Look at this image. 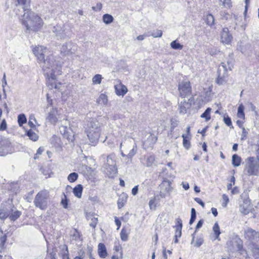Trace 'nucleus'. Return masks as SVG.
Here are the masks:
<instances>
[{
  "label": "nucleus",
  "instance_id": "f257e3e1",
  "mask_svg": "<svg viewBox=\"0 0 259 259\" xmlns=\"http://www.w3.org/2000/svg\"><path fill=\"white\" fill-rule=\"evenodd\" d=\"M33 53L37 57L40 63H42V69L45 75L55 79L57 75L61 74V64L56 61L53 56H48L45 59V55L47 52L46 48L43 46L35 47L33 50Z\"/></svg>",
  "mask_w": 259,
  "mask_h": 259
},
{
  "label": "nucleus",
  "instance_id": "f03ea898",
  "mask_svg": "<svg viewBox=\"0 0 259 259\" xmlns=\"http://www.w3.org/2000/svg\"><path fill=\"white\" fill-rule=\"evenodd\" d=\"M30 3L29 6L27 9L22 8V5H20L18 2L16 6L18 7V10L16 11V15H21L19 12L20 9L22 10V12H24L23 15V19H22V24L26 28V30L37 31L42 26V20L40 17L36 15L34 13L30 12Z\"/></svg>",
  "mask_w": 259,
  "mask_h": 259
},
{
  "label": "nucleus",
  "instance_id": "7ed1b4c3",
  "mask_svg": "<svg viewBox=\"0 0 259 259\" xmlns=\"http://www.w3.org/2000/svg\"><path fill=\"white\" fill-rule=\"evenodd\" d=\"M244 164L243 172L248 176H257L259 175V160L254 157L246 158L243 163Z\"/></svg>",
  "mask_w": 259,
  "mask_h": 259
},
{
  "label": "nucleus",
  "instance_id": "20e7f679",
  "mask_svg": "<svg viewBox=\"0 0 259 259\" xmlns=\"http://www.w3.org/2000/svg\"><path fill=\"white\" fill-rule=\"evenodd\" d=\"M116 158L114 153L107 156V161L104 164V167L106 169L105 172L109 177H113L117 172Z\"/></svg>",
  "mask_w": 259,
  "mask_h": 259
},
{
  "label": "nucleus",
  "instance_id": "39448f33",
  "mask_svg": "<svg viewBox=\"0 0 259 259\" xmlns=\"http://www.w3.org/2000/svg\"><path fill=\"white\" fill-rule=\"evenodd\" d=\"M49 198V192L47 190L39 191L35 196L34 204L35 207L41 210H45L47 207V200Z\"/></svg>",
  "mask_w": 259,
  "mask_h": 259
},
{
  "label": "nucleus",
  "instance_id": "423d86ee",
  "mask_svg": "<svg viewBox=\"0 0 259 259\" xmlns=\"http://www.w3.org/2000/svg\"><path fill=\"white\" fill-rule=\"evenodd\" d=\"M227 65L225 63H222L219 66L218 69V78L216 82L219 84H222L226 81V78L228 76L227 70L228 68L229 70H231L233 67L232 64L227 62Z\"/></svg>",
  "mask_w": 259,
  "mask_h": 259
},
{
  "label": "nucleus",
  "instance_id": "0eeeda50",
  "mask_svg": "<svg viewBox=\"0 0 259 259\" xmlns=\"http://www.w3.org/2000/svg\"><path fill=\"white\" fill-rule=\"evenodd\" d=\"M227 244L230 250L239 251L240 253L242 255L244 253L247 254V251L242 248L243 242L240 238H235L229 241Z\"/></svg>",
  "mask_w": 259,
  "mask_h": 259
},
{
  "label": "nucleus",
  "instance_id": "6e6552de",
  "mask_svg": "<svg viewBox=\"0 0 259 259\" xmlns=\"http://www.w3.org/2000/svg\"><path fill=\"white\" fill-rule=\"evenodd\" d=\"M178 90L181 97L185 98L190 96L192 93L190 82L188 80L182 81L179 84Z\"/></svg>",
  "mask_w": 259,
  "mask_h": 259
},
{
  "label": "nucleus",
  "instance_id": "1a4fd4ad",
  "mask_svg": "<svg viewBox=\"0 0 259 259\" xmlns=\"http://www.w3.org/2000/svg\"><path fill=\"white\" fill-rule=\"evenodd\" d=\"M133 147H136V153L137 152V146L135 143L133 142V140L128 138L122 141L120 145V151L121 153L122 152L124 153H128L131 149H133Z\"/></svg>",
  "mask_w": 259,
  "mask_h": 259
},
{
  "label": "nucleus",
  "instance_id": "9d476101",
  "mask_svg": "<svg viewBox=\"0 0 259 259\" xmlns=\"http://www.w3.org/2000/svg\"><path fill=\"white\" fill-rule=\"evenodd\" d=\"M52 31L55 33L56 37L59 39H64L67 37L68 31L64 24L57 25L53 27Z\"/></svg>",
  "mask_w": 259,
  "mask_h": 259
},
{
  "label": "nucleus",
  "instance_id": "9b49d317",
  "mask_svg": "<svg viewBox=\"0 0 259 259\" xmlns=\"http://www.w3.org/2000/svg\"><path fill=\"white\" fill-rule=\"evenodd\" d=\"M76 50V45L71 41L64 44L61 48V53L65 55L72 54Z\"/></svg>",
  "mask_w": 259,
  "mask_h": 259
},
{
  "label": "nucleus",
  "instance_id": "f8f14e48",
  "mask_svg": "<svg viewBox=\"0 0 259 259\" xmlns=\"http://www.w3.org/2000/svg\"><path fill=\"white\" fill-rule=\"evenodd\" d=\"M244 237L252 243L259 242V232H256L252 229L248 228L245 230Z\"/></svg>",
  "mask_w": 259,
  "mask_h": 259
},
{
  "label": "nucleus",
  "instance_id": "ddd939ff",
  "mask_svg": "<svg viewBox=\"0 0 259 259\" xmlns=\"http://www.w3.org/2000/svg\"><path fill=\"white\" fill-rule=\"evenodd\" d=\"M233 39L232 35L230 33L229 29L224 28L221 32V41L224 44L229 45Z\"/></svg>",
  "mask_w": 259,
  "mask_h": 259
},
{
  "label": "nucleus",
  "instance_id": "4468645a",
  "mask_svg": "<svg viewBox=\"0 0 259 259\" xmlns=\"http://www.w3.org/2000/svg\"><path fill=\"white\" fill-rule=\"evenodd\" d=\"M136 154V147H133L127 154L121 152V156L123 158V163L126 166H128L133 163V157Z\"/></svg>",
  "mask_w": 259,
  "mask_h": 259
},
{
  "label": "nucleus",
  "instance_id": "2eb2a0df",
  "mask_svg": "<svg viewBox=\"0 0 259 259\" xmlns=\"http://www.w3.org/2000/svg\"><path fill=\"white\" fill-rule=\"evenodd\" d=\"M157 137L153 134H150L147 139L143 142V147L147 150L152 149L153 145L156 143Z\"/></svg>",
  "mask_w": 259,
  "mask_h": 259
},
{
  "label": "nucleus",
  "instance_id": "dca6fc26",
  "mask_svg": "<svg viewBox=\"0 0 259 259\" xmlns=\"http://www.w3.org/2000/svg\"><path fill=\"white\" fill-rule=\"evenodd\" d=\"M59 114L57 108H52L48 114L47 119L53 124L58 121Z\"/></svg>",
  "mask_w": 259,
  "mask_h": 259
},
{
  "label": "nucleus",
  "instance_id": "f3484780",
  "mask_svg": "<svg viewBox=\"0 0 259 259\" xmlns=\"http://www.w3.org/2000/svg\"><path fill=\"white\" fill-rule=\"evenodd\" d=\"M245 256L246 258H250V256H252L254 259H257L259 258V247L257 245L252 244L250 247V251L247 254L243 255Z\"/></svg>",
  "mask_w": 259,
  "mask_h": 259
},
{
  "label": "nucleus",
  "instance_id": "a211bd4d",
  "mask_svg": "<svg viewBox=\"0 0 259 259\" xmlns=\"http://www.w3.org/2000/svg\"><path fill=\"white\" fill-rule=\"evenodd\" d=\"M87 136L90 142L93 145H96L100 136L101 131L87 132Z\"/></svg>",
  "mask_w": 259,
  "mask_h": 259
},
{
  "label": "nucleus",
  "instance_id": "6ab92c4d",
  "mask_svg": "<svg viewBox=\"0 0 259 259\" xmlns=\"http://www.w3.org/2000/svg\"><path fill=\"white\" fill-rule=\"evenodd\" d=\"M100 123L96 119H93L89 122L87 132L101 131Z\"/></svg>",
  "mask_w": 259,
  "mask_h": 259
},
{
  "label": "nucleus",
  "instance_id": "aec40b11",
  "mask_svg": "<svg viewBox=\"0 0 259 259\" xmlns=\"http://www.w3.org/2000/svg\"><path fill=\"white\" fill-rule=\"evenodd\" d=\"M250 200L248 198L244 199L242 203L239 205V210L244 214H247L249 212Z\"/></svg>",
  "mask_w": 259,
  "mask_h": 259
},
{
  "label": "nucleus",
  "instance_id": "412c9836",
  "mask_svg": "<svg viewBox=\"0 0 259 259\" xmlns=\"http://www.w3.org/2000/svg\"><path fill=\"white\" fill-rule=\"evenodd\" d=\"M1 209L6 213L7 215L15 209L14 205L13 204L12 201H9L3 204Z\"/></svg>",
  "mask_w": 259,
  "mask_h": 259
},
{
  "label": "nucleus",
  "instance_id": "4be33fe9",
  "mask_svg": "<svg viewBox=\"0 0 259 259\" xmlns=\"http://www.w3.org/2000/svg\"><path fill=\"white\" fill-rule=\"evenodd\" d=\"M191 107V104L189 102L187 101L186 99H184L183 101L181 102L179 105V112L180 114H185L187 112V110L190 108Z\"/></svg>",
  "mask_w": 259,
  "mask_h": 259
},
{
  "label": "nucleus",
  "instance_id": "5701e85b",
  "mask_svg": "<svg viewBox=\"0 0 259 259\" xmlns=\"http://www.w3.org/2000/svg\"><path fill=\"white\" fill-rule=\"evenodd\" d=\"M47 77L48 79L47 83L48 84V86L50 87L51 89H52L53 88H55L56 89H59L60 86L61 85L60 83H56L55 80H56L57 76L58 75H57L56 76L55 79H52L51 77L48 76L47 75Z\"/></svg>",
  "mask_w": 259,
  "mask_h": 259
},
{
  "label": "nucleus",
  "instance_id": "b1692460",
  "mask_svg": "<svg viewBox=\"0 0 259 259\" xmlns=\"http://www.w3.org/2000/svg\"><path fill=\"white\" fill-rule=\"evenodd\" d=\"M98 252L99 256L101 258H105L107 256V249L103 243H100L98 244Z\"/></svg>",
  "mask_w": 259,
  "mask_h": 259
},
{
  "label": "nucleus",
  "instance_id": "393cba45",
  "mask_svg": "<svg viewBox=\"0 0 259 259\" xmlns=\"http://www.w3.org/2000/svg\"><path fill=\"white\" fill-rule=\"evenodd\" d=\"M115 92L118 96H124L127 92V88L124 85H115Z\"/></svg>",
  "mask_w": 259,
  "mask_h": 259
},
{
  "label": "nucleus",
  "instance_id": "a878e982",
  "mask_svg": "<svg viewBox=\"0 0 259 259\" xmlns=\"http://www.w3.org/2000/svg\"><path fill=\"white\" fill-rule=\"evenodd\" d=\"M82 186L81 184H78L73 189V194L76 197L80 198L82 195Z\"/></svg>",
  "mask_w": 259,
  "mask_h": 259
},
{
  "label": "nucleus",
  "instance_id": "bb28decb",
  "mask_svg": "<svg viewBox=\"0 0 259 259\" xmlns=\"http://www.w3.org/2000/svg\"><path fill=\"white\" fill-rule=\"evenodd\" d=\"M241 158L237 154H234L232 157V163L234 167L239 166L241 162Z\"/></svg>",
  "mask_w": 259,
  "mask_h": 259
},
{
  "label": "nucleus",
  "instance_id": "cd10ccee",
  "mask_svg": "<svg viewBox=\"0 0 259 259\" xmlns=\"http://www.w3.org/2000/svg\"><path fill=\"white\" fill-rule=\"evenodd\" d=\"M127 196L125 194H122L119 196L117 201V205L118 208L122 207L125 203L126 202Z\"/></svg>",
  "mask_w": 259,
  "mask_h": 259
},
{
  "label": "nucleus",
  "instance_id": "c85d7f7f",
  "mask_svg": "<svg viewBox=\"0 0 259 259\" xmlns=\"http://www.w3.org/2000/svg\"><path fill=\"white\" fill-rule=\"evenodd\" d=\"M21 214V212L18 211L15 208L14 210L12 211V212L9 215V218L11 221H15L17 219H18Z\"/></svg>",
  "mask_w": 259,
  "mask_h": 259
},
{
  "label": "nucleus",
  "instance_id": "c756f323",
  "mask_svg": "<svg viewBox=\"0 0 259 259\" xmlns=\"http://www.w3.org/2000/svg\"><path fill=\"white\" fill-rule=\"evenodd\" d=\"M182 137L183 138V144L184 147L187 150L189 149L191 147V143L189 140L190 137L189 136H186L185 134H183Z\"/></svg>",
  "mask_w": 259,
  "mask_h": 259
},
{
  "label": "nucleus",
  "instance_id": "7c9ffc66",
  "mask_svg": "<svg viewBox=\"0 0 259 259\" xmlns=\"http://www.w3.org/2000/svg\"><path fill=\"white\" fill-rule=\"evenodd\" d=\"M26 135L29 138L30 140L33 141H36L38 139V135L31 129L27 131Z\"/></svg>",
  "mask_w": 259,
  "mask_h": 259
},
{
  "label": "nucleus",
  "instance_id": "2f4dec72",
  "mask_svg": "<svg viewBox=\"0 0 259 259\" xmlns=\"http://www.w3.org/2000/svg\"><path fill=\"white\" fill-rule=\"evenodd\" d=\"M113 17L112 15L106 14L103 16V21L106 24H109L113 22Z\"/></svg>",
  "mask_w": 259,
  "mask_h": 259
},
{
  "label": "nucleus",
  "instance_id": "473e14b6",
  "mask_svg": "<svg viewBox=\"0 0 259 259\" xmlns=\"http://www.w3.org/2000/svg\"><path fill=\"white\" fill-rule=\"evenodd\" d=\"M211 109L209 107L207 108L205 111L201 115L200 117L201 118H204L205 119L206 121H208L210 119V113L211 112Z\"/></svg>",
  "mask_w": 259,
  "mask_h": 259
},
{
  "label": "nucleus",
  "instance_id": "72a5a7b5",
  "mask_svg": "<svg viewBox=\"0 0 259 259\" xmlns=\"http://www.w3.org/2000/svg\"><path fill=\"white\" fill-rule=\"evenodd\" d=\"M244 107L242 104H240L238 108L237 116L240 118H244L245 114L244 112Z\"/></svg>",
  "mask_w": 259,
  "mask_h": 259
},
{
  "label": "nucleus",
  "instance_id": "f704fd0d",
  "mask_svg": "<svg viewBox=\"0 0 259 259\" xmlns=\"http://www.w3.org/2000/svg\"><path fill=\"white\" fill-rule=\"evenodd\" d=\"M170 47L174 50H181L183 48V46L178 42L177 40L172 41L170 43Z\"/></svg>",
  "mask_w": 259,
  "mask_h": 259
},
{
  "label": "nucleus",
  "instance_id": "c9c22d12",
  "mask_svg": "<svg viewBox=\"0 0 259 259\" xmlns=\"http://www.w3.org/2000/svg\"><path fill=\"white\" fill-rule=\"evenodd\" d=\"M212 230H213V232L215 236V239H218L219 237V236L221 234V232H220V229L219 225L217 222H216L214 224Z\"/></svg>",
  "mask_w": 259,
  "mask_h": 259
},
{
  "label": "nucleus",
  "instance_id": "e433bc0d",
  "mask_svg": "<svg viewBox=\"0 0 259 259\" xmlns=\"http://www.w3.org/2000/svg\"><path fill=\"white\" fill-rule=\"evenodd\" d=\"M27 121V119L26 116L24 114L22 113L18 115V122L19 126H21L22 125L26 123Z\"/></svg>",
  "mask_w": 259,
  "mask_h": 259
},
{
  "label": "nucleus",
  "instance_id": "4c0bfd02",
  "mask_svg": "<svg viewBox=\"0 0 259 259\" xmlns=\"http://www.w3.org/2000/svg\"><path fill=\"white\" fill-rule=\"evenodd\" d=\"M205 22L206 24L211 26L214 23V18L213 15L211 14H209L206 16Z\"/></svg>",
  "mask_w": 259,
  "mask_h": 259
},
{
  "label": "nucleus",
  "instance_id": "58836bf2",
  "mask_svg": "<svg viewBox=\"0 0 259 259\" xmlns=\"http://www.w3.org/2000/svg\"><path fill=\"white\" fill-rule=\"evenodd\" d=\"M7 142L2 141L0 142V155L3 156L8 152L6 151L7 147L4 146Z\"/></svg>",
  "mask_w": 259,
  "mask_h": 259
},
{
  "label": "nucleus",
  "instance_id": "ea45409f",
  "mask_svg": "<svg viewBox=\"0 0 259 259\" xmlns=\"http://www.w3.org/2000/svg\"><path fill=\"white\" fill-rule=\"evenodd\" d=\"M120 235L122 241H126L128 240V234L124 228L121 229Z\"/></svg>",
  "mask_w": 259,
  "mask_h": 259
},
{
  "label": "nucleus",
  "instance_id": "a19ab883",
  "mask_svg": "<svg viewBox=\"0 0 259 259\" xmlns=\"http://www.w3.org/2000/svg\"><path fill=\"white\" fill-rule=\"evenodd\" d=\"M78 177V174L76 172H73L70 173L68 175V176L67 177V179L70 182L72 183V182H75L77 179Z\"/></svg>",
  "mask_w": 259,
  "mask_h": 259
},
{
  "label": "nucleus",
  "instance_id": "79ce46f5",
  "mask_svg": "<svg viewBox=\"0 0 259 259\" xmlns=\"http://www.w3.org/2000/svg\"><path fill=\"white\" fill-rule=\"evenodd\" d=\"M154 161V156L153 155H150L147 158L145 164L147 167H150L153 165Z\"/></svg>",
  "mask_w": 259,
  "mask_h": 259
},
{
  "label": "nucleus",
  "instance_id": "37998d69",
  "mask_svg": "<svg viewBox=\"0 0 259 259\" xmlns=\"http://www.w3.org/2000/svg\"><path fill=\"white\" fill-rule=\"evenodd\" d=\"M102 79V77L101 75L96 74L92 78L93 83L94 84H100Z\"/></svg>",
  "mask_w": 259,
  "mask_h": 259
},
{
  "label": "nucleus",
  "instance_id": "c03bdc74",
  "mask_svg": "<svg viewBox=\"0 0 259 259\" xmlns=\"http://www.w3.org/2000/svg\"><path fill=\"white\" fill-rule=\"evenodd\" d=\"M17 2L22 5V8L27 9L29 6L30 0H17Z\"/></svg>",
  "mask_w": 259,
  "mask_h": 259
},
{
  "label": "nucleus",
  "instance_id": "a18cd8bd",
  "mask_svg": "<svg viewBox=\"0 0 259 259\" xmlns=\"http://www.w3.org/2000/svg\"><path fill=\"white\" fill-rule=\"evenodd\" d=\"M223 121L227 126L230 128H233L231 118L228 115L224 117Z\"/></svg>",
  "mask_w": 259,
  "mask_h": 259
},
{
  "label": "nucleus",
  "instance_id": "49530a36",
  "mask_svg": "<svg viewBox=\"0 0 259 259\" xmlns=\"http://www.w3.org/2000/svg\"><path fill=\"white\" fill-rule=\"evenodd\" d=\"M224 7L226 8H230L232 7V3L231 0H220Z\"/></svg>",
  "mask_w": 259,
  "mask_h": 259
},
{
  "label": "nucleus",
  "instance_id": "de8ad7c7",
  "mask_svg": "<svg viewBox=\"0 0 259 259\" xmlns=\"http://www.w3.org/2000/svg\"><path fill=\"white\" fill-rule=\"evenodd\" d=\"M156 198L154 197L151 199L149 202V205L150 209L155 210L156 207V204H155Z\"/></svg>",
  "mask_w": 259,
  "mask_h": 259
},
{
  "label": "nucleus",
  "instance_id": "09e8293b",
  "mask_svg": "<svg viewBox=\"0 0 259 259\" xmlns=\"http://www.w3.org/2000/svg\"><path fill=\"white\" fill-rule=\"evenodd\" d=\"M7 235L6 234L2 235L0 237V246L3 248L7 240Z\"/></svg>",
  "mask_w": 259,
  "mask_h": 259
},
{
  "label": "nucleus",
  "instance_id": "8fccbe9b",
  "mask_svg": "<svg viewBox=\"0 0 259 259\" xmlns=\"http://www.w3.org/2000/svg\"><path fill=\"white\" fill-rule=\"evenodd\" d=\"M170 122H171L170 130H171V131L172 132L174 130V129L178 125L179 121L176 119L172 118L170 120Z\"/></svg>",
  "mask_w": 259,
  "mask_h": 259
},
{
  "label": "nucleus",
  "instance_id": "3c124183",
  "mask_svg": "<svg viewBox=\"0 0 259 259\" xmlns=\"http://www.w3.org/2000/svg\"><path fill=\"white\" fill-rule=\"evenodd\" d=\"M64 198H62L61 201V204L62 205L64 208H67L68 207V200L66 196L64 193Z\"/></svg>",
  "mask_w": 259,
  "mask_h": 259
},
{
  "label": "nucleus",
  "instance_id": "603ef678",
  "mask_svg": "<svg viewBox=\"0 0 259 259\" xmlns=\"http://www.w3.org/2000/svg\"><path fill=\"white\" fill-rule=\"evenodd\" d=\"M162 35V31L161 30H156L151 34L153 37H160Z\"/></svg>",
  "mask_w": 259,
  "mask_h": 259
},
{
  "label": "nucleus",
  "instance_id": "864d4df0",
  "mask_svg": "<svg viewBox=\"0 0 259 259\" xmlns=\"http://www.w3.org/2000/svg\"><path fill=\"white\" fill-rule=\"evenodd\" d=\"M32 120H34L35 122H36V120L35 119L34 116L33 115H31L29 117V120L28 122V124L30 127L35 128V126L34 124L33 123Z\"/></svg>",
  "mask_w": 259,
  "mask_h": 259
},
{
  "label": "nucleus",
  "instance_id": "5fc2aeb1",
  "mask_svg": "<svg viewBox=\"0 0 259 259\" xmlns=\"http://www.w3.org/2000/svg\"><path fill=\"white\" fill-rule=\"evenodd\" d=\"M176 221L177 223V225L175 226L176 228L182 229L183 227V224L181 219L180 218H177L176 220Z\"/></svg>",
  "mask_w": 259,
  "mask_h": 259
},
{
  "label": "nucleus",
  "instance_id": "6e6d98bb",
  "mask_svg": "<svg viewBox=\"0 0 259 259\" xmlns=\"http://www.w3.org/2000/svg\"><path fill=\"white\" fill-rule=\"evenodd\" d=\"M92 222L90 224V226L95 228L97 225L98 222V218L95 217H93L91 219Z\"/></svg>",
  "mask_w": 259,
  "mask_h": 259
},
{
  "label": "nucleus",
  "instance_id": "4d7b16f0",
  "mask_svg": "<svg viewBox=\"0 0 259 259\" xmlns=\"http://www.w3.org/2000/svg\"><path fill=\"white\" fill-rule=\"evenodd\" d=\"M220 15L222 20H227L229 18V14L227 12L222 11L221 12Z\"/></svg>",
  "mask_w": 259,
  "mask_h": 259
},
{
  "label": "nucleus",
  "instance_id": "13d9d810",
  "mask_svg": "<svg viewBox=\"0 0 259 259\" xmlns=\"http://www.w3.org/2000/svg\"><path fill=\"white\" fill-rule=\"evenodd\" d=\"M203 242V239L202 238H199L197 239L196 243L194 244V246L197 247H200Z\"/></svg>",
  "mask_w": 259,
  "mask_h": 259
},
{
  "label": "nucleus",
  "instance_id": "bf43d9fd",
  "mask_svg": "<svg viewBox=\"0 0 259 259\" xmlns=\"http://www.w3.org/2000/svg\"><path fill=\"white\" fill-rule=\"evenodd\" d=\"M203 223H204V221H203V219H201V220H199L198 221V222L197 223V224L196 225V228H195V231L194 233L196 232V231L198 229H200V228L202 227Z\"/></svg>",
  "mask_w": 259,
  "mask_h": 259
},
{
  "label": "nucleus",
  "instance_id": "052dcab7",
  "mask_svg": "<svg viewBox=\"0 0 259 259\" xmlns=\"http://www.w3.org/2000/svg\"><path fill=\"white\" fill-rule=\"evenodd\" d=\"M7 128V123L5 119H4L0 124V130L4 131Z\"/></svg>",
  "mask_w": 259,
  "mask_h": 259
},
{
  "label": "nucleus",
  "instance_id": "680f3d73",
  "mask_svg": "<svg viewBox=\"0 0 259 259\" xmlns=\"http://www.w3.org/2000/svg\"><path fill=\"white\" fill-rule=\"evenodd\" d=\"M222 197L223 200L225 201V202L223 203V206H226L229 202V198L226 194H223Z\"/></svg>",
  "mask_w": 259,
  "mask_h": 259
},
{
  "label": "nucleus",
  "instance_id": "e2e57ef3",
  "mask_svg": "<svg viewBox=\"0 0 259 259\" xmlns=\"http://www.w3.org/2000/svg\"><path fill=\"white\" fill-rule=\"evenodd\" d=\"M182 235V229L176 228L175 238H180Z\"/></svg>",
  "mask_w": 259,
  "mask_h": 259
},
{
  "label": "nucleus",
  "instance_id": "0e129e2a",
  "mask_svg": "<svg viewBox=\"0 0 259 259\" xmlns=\"http://www.w3.org/2000/svg\"><path fill=\"white\" fill-rule=\"evenodd\" d=\"M7 214L5 213V212L2 209H0V219H5L8 217L9 215H7Z\"/></svg>",
  "mask_w": 259,
  "mask_h": 259
},
{
  "label": "nucleus",
  "instance_id": "69168bd1",
  "mask_svg": "<svg viewBox=\"0 0 259 259\" xmlns=\"http://www.w3.org/2000/svg\"><path fill=\"white\" fill-rule=\"evenodd\" d=\"M62 259H69L68 248L66 246V251L62 255Z\"/></svg>",
  "mask_w": 259,
  "mask_h": 259
},
{
  "label": "nucleus",
  "instance_id": "338daca9",
  "mask_svg": "<svg viewBox=\"0 0 259 259\" xmlns=\"http://www.w3.org/2000/svg\"><path fill=\"white\" fill-rule=\"evenodd\" d=\"M194 200L197 202L198 203V204H199L203 208L205 206V204L202 201V200L200 199L199 198H194Z\"/></svg>",
  "mask_w": 259,
  "mask_h": 259
},
{
  "label": "nucleus",
  "instance_id": "774afa93",
  "mask_svg": "<svg viewBox=\"0 0 259 259\" xmlns=\"http://www.w3.org/2000/svg\"><path fill=\"white\" fill-rule=\"evenodd\" d=\"M102 5L101 3H98L95 7H93L92 9L96 11H100L102 9Z\"/></svg>",
  "mask_w": 259,
  "mask_h": 259
}]
</instances>
